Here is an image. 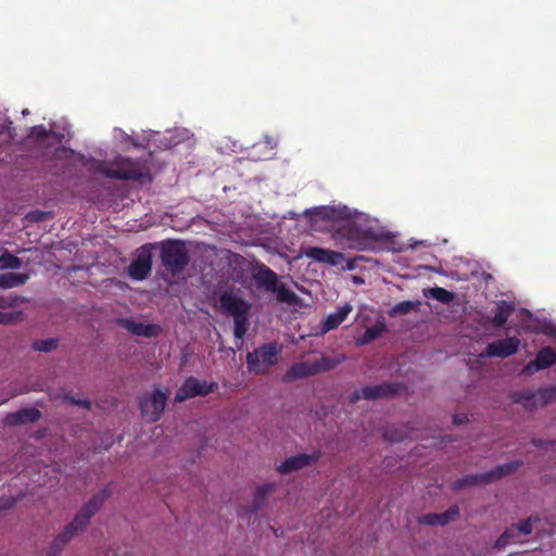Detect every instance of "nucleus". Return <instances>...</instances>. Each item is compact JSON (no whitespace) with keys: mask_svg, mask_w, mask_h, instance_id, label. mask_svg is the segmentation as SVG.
<instances>
[{"mask_svg":"<svg viewBox=\"0 0 556 556\" xmlns=\"http://www.w3.org/2000/svg\"><path fill=\"white\" fill-rule=\"evenodd\" d=\"M320 456L321 453L319 451H315L312 454L300 453L285 459L277 467V470L281 475H288L315 464L320 458Z\"/></svg>","mask_w":556,"mask_h":556,"instance_id":"obj_14","label":"nucleus"},{"mask_svg":"<svg viewBox=\"0 0 556 556\" xmlns=\"http://www.w3.org/2000/svg\"><path fill=\"white\" fill-rule=\"evenodd\" d=\"M219 305L224 313L233 317V334L242 340L249 328V314L251 304L237 295L232 290L224 291L219 295Z\"/></svg>","mask_w":556,"mask_h":556,"instance_id":"obj_4","label":"nucleus"},{"mask_svg":"<svg viewBox=\"0 0 556 556\" xmlns=\"http://www.w3.org/2000/svg\"><path fill=\"white\" fill-rule=\"evenodd\" d=\"M252 279L258 289L274 293L280 303L295 305L299 302L296 293L280 282L277 273L263 263L256 265Z\"/></svg>","mask_w":556,"mask_h":556,"instance_id":"obj_2","label":"nucleus"},{"mask_svg":"<svg viewBox=\"0 0 556 556\" xmlns=\"http://www.w3.org/2000/svg\"><path fill=\"white\" fill-rule=\"evenodd\" d=\"M119 324L125 328L128 332L135 336H141L144 338H154L159 334L160 328L154 324H143L136 321L131 318L121 319Z\"/></svg>","mask_w":556,"mask_h":556,"instance_id":"obj_18","label":"nucleus"},{"mask_svg":"<svg viewBox=\"0 0 556 556\" xmlns=\"http://www.w3.org/2000/svg\"><path fill=\"white\" fill-rule=\"evenodd\" d=\"M532 517L522 520L520 523L516 525V528L518 529V532L522 535H528L532 532Z\"/></svg>","mask_w":556,"mask_h":556,"instance_id":"obj_38","label":"nucleus"},{"mask_svg":"<svg viewBox=\"0 0 556 556\" xmlns=\"http://www.w3.org/2000/svg\"><path fill=\"white\" fill-rule=\"evenodd\" d=\"M458 517H459L458 506L453 505V506H450L444 513H441V514L429 513V514L422 515L419 518V523L427 525V526H445L451 521L457 520Z\"/></svg>","mask_w":556,"mask_h":556,"instance_id":"obj_17","label":"nucleus"},{"mask_svg":"<svg viewBox=\"0 0 556 556\" xmlns=\"http://www.w3.org/2000/svg\"><path fill=\"white\" fill-rule=\"evenodd\" d=\"M277 489L276 483H264L256 488L252 504H251V510L252 513L260 511L266 504L267 497L275 492Z\"/></svg>","mask_w":556,"mask_h":556,"instance_id":"obj_22","label":"nucleus"},{"mask_svg":"<svg viewBox=\"0 0 556 556\" xmlns=\"http://www.w3.org/2000/svg\"><path fill=\"white\" fill-rule=\"evenodd\" d=\"M59 341L53 338L36 340L33 343V349L39 352H51L58 348Z\"/></svg>","mask_w":556,"mask_h":556,"instance_id":"obj_34","label":"nucleus"},{"mask_svg":"<svg viewBox=\"0 0 556 556\" xmlns=\"http://www.w3.org/2000/svg\"><path fill=\"white\" fill-rule=\"evenodd\" d=\"M519 345L520 340L517 337H508L489 343L483 355L488 357L506 358L517 353Z\"/></svg>","mask_w":556,"mask_h":556,"instance_id":"obj_15","label":"nucleus"},{"mask_svg":"<svg viewBox=\"0 0 556 556\" xmlns=\"http://www.w3.org/2000/svg\"><path fill=\"white\" fill-rule=\"evenodd\" d=\"M28 279H29V276L27 274H21V273L0 274V288L9 289V288L21 287V286H24Z\"/></svg>","mask_w":556,"mask_h":556,"instance_id":"obj_24","label":"nucleus"},{"mask_svg":"<svg viewBox=\"0 0 556 556\" xmlns=\"http://www.w3.org/2000/svg\"><path fill=\"white\" fill-rule=\"evenodd\" d=\"M317 375L311 361H303L293 364L285 374L283 381L291 382L295 379L308 378Z\"/></svg>","mask_w":556,"mask_h":556,"instance_id":"obj_21","label":"nucleus"},{"mask_svg":"<svg viewBox=\"0 0 556 556\" xmlns=\"http://www.w3.org/2000/svg\"><path fill=\"white\" fill-rule=\"evenodd\" d=\"M532 444L538 446V447H542L544 445L554 444V441H544V440H541V439H533L532 440Z\"/></svg>","mask_w":556,"mask_h":556,"instance_id":"obj_41","label":"nucleus"},{"mask_svg":"<svg viewBox=\"0 0 556 556\" xmlns=\"http://www.w3.org/2000/svg\"><path fill=\"white\" fill-rule=\"evenodd\" d=\"M333 238L350 249L364 251L371 248L378 236L370 227L346 220L336 229Z\"/></svg>","mask_w":556,"mask_h":556,"instance_id":"obj_3","label":"nucleus"},{"mask_svg":"<svg viewBox=\"0 0 556 556\" xmlns=\"http://www.w3.org/2000/svg\"><path fill=\"white\" fill-rule=\"evenodd\" d=\"M316 374L326 372L330 369H333L338 362L334 358L323 356L313 362Z\"/></svg>","mask_w":556,"mask_h":556,"instance_id":"obj_33","label":"nucleus"},{"mask_svg":"<svg viewBox=\"0 0 556 556\" xmlns=\"http://www.w3.org/2000/svg\"><path fill=\"white\" fill-rule=\"evenodd\" d=\"M325 217L328 219H346L349 218V212L346 207H328L326 208Z\"/></svg>","mask_w":556,"mask_h":556,"instance_id":"obj_36","label":"nucleus"},{"mask_svg":"<svg viewBox=\"0 0 556 556\" xmlns=\"http://www.w3.org/2000/svg\"><path fill=\"white\" fill-rule=\"evenodd\" d=\"M98 170L104 177L113 179L132 181H150L152 179L150 169L144 164L132 162L130 159L122 160L117 168H110L101 163Z\"/></svg>","mask_w":556,"mask_h":556,"instance_id":"obj_7","label":"nucleus"},{"mask_svg":"<svg viewBox=\"0 0 556 556\" xmlns=\"http://www.w3.org/2000/svg\"><path fill=\"white\" fill-rule=\"evenodd\" d=\"M352 305L345 303L344 305L337 308L336 312L330 313L321 324V332L326 333L330 330L337 329L352 312Z\"/></svg>","mask_w":556,"mask_h":556,"instance_id":"obj_20","label":"nucleus"},{"mask_svg":"<svg viewBox=\"0 0 556 556\" xmlns=\"http://www.w3.org/2000/svg\"><path fill=\"white\" fill-rule=\"evenodd\" d=\"M111 491L103 489L94 494L88 503H86L78 514L75 516L73 521L68 523L64 530L58 534V536L51 543L47 556H56L62 552L65 545L78 533L86 529L89 525L92 516L102 507L108 497H110Z\"/></svg>","mask_w":556,"mask_h":556,"instance_id":"obj_1","label":"nucleus"},{"mask_svg":"<svg viewBox=\"0 0 556 556\" xmlns=\"http://www.w3.org/2000/svg\"><path fill=\"white\" fill-rule=\"evenodd\" d=\"M513 400L527 410L544 407L556 401V387L541 388L536 391L521 390L513 394Z\"/></svg>","mask_w":556,"mask_h":556,"instance_id":"obj_10","label":"nucleus"},{"mask_svg":"<svg viewBox=\"0 0 556 556\" xmlns=\"http://www.w3.org/2000/svg\"><path fill=\"white\" fill-rule=\"evenodd\" d=\"M515 307L511 303L500 301L495 306L494 316L491 320L492 325L497 328L503 327L507 323Z\"/></svg>","mask_w":556,"mask_h":556,"instance_id":"obj_23","label":"nucleus"},{"mask_svg":"<svg viewBox=\"0 0 556 556\" xmlns=\"http://www.w3.org/2000/svg\"><path fill=\"white\" fill-rule=\"evenodd\" d=\"M65 399H66V401H68L70 403H72L74 405H77V406H80V407H84L87 409L91 408V402L89 400H76L73 395H66Z\"/></svg>","mask_w":556,"mask_h":556,"instance_id":"obj_40","label":"nucleus"},{"mask_svg":"<svg viewBox=\"0 0 556 556\" xmlns=\"http://www.w3.org/2000/svg\"><path fill=\"white\" fill-rule=\"evenodd\" d=\"M48 217H51L50 212H43V211H39V210L33 211L27 214V218L34 223L43 222Z\"/></svg>","mask_w":556,"mask_h":556,"instance_id":"obj_37","label":"nucleus"},{"mask_svg":"<svg viewBox=\"0 0 556 556\" xmlns=\"http://www.w3.org/2000/svg\"><path fill=\"white\" fill-rule=\"evenodd\" d=\"M7 131L5 126H0V135L4 134Z\"/></svg>","mask_w":556,"mask_h":556,"instance_id":"obj_43","label":"nucleus"},{"mask_svg":"<svg viewBox=\"0 0 556 556\" xmlns=\"http://www.w3.org/2000/svg\"><path fill=\"white\" fill-rule=\"evenodd\" d=\"M303 254L311 260L318 263L337 266L343 260V254L332 250L323 249L319 247H308L303 250Z\"/></svg>","mask_w":556,"mask_h":556,"instance_id":"obj_16","label":"nucleus"},{"mask_svg":"<svg viewBox=\"0 0 556 556\" xmlns=\"http://www.w3.org/2000/svg\"><path fill=\"white\" fill-rule=\"evenodd\" d=\"M521 466V462L514 460L507 464L497 465L490 471L481 475H467L457 480L452 484L453 490L458 491L466 486H472L477 484L491 483L497 479H501L511 472H515Z\"/></svg>","mask_w":556,"mask_h":556,"instance_id":"obj_8","label":"nucleus"},{"mask_svg":"<svg viewBox=\"0 0 556 556\" xmlns=\"http://www.w3.org/2000/svg\"><path fill=\"white\" fill-rule=\"evenodd\" d=\"M13 305H15L14 300L0 296V325H9L20 319L21 312H2V309Z\"/></svg>","mask_w":556,"mask_h":556,"instance_id":"obj_25","label":"nucleus"},{"mask_svg":"<svg viewBox=\"0 0 556 556\" xmlns=\"http://www.w3.org/2000/svg\"><path fill=\"white\" fill-rule=\"evenodd\" d=\"M152 269V253L148 244L139 249L138 255L128 267L129 276L138 281L146 279Z\"/></svg>","mask_w":556,"mask_h":556,"instance_id":"obj_12","label":"nucleus"},{"mask_svg":"<svg viewBox=\"0 0 556 556\" xmlns=\"http://www.w3.org/2000/svg\"><path fill=\"white\" fill-rule=\"evenodd\" d=\"M425 296L432 298L443 304H450L455 299V293L442 288V287H434L430 288L427 291H425Z\"/></svg>","mask_w":556,"mask_h":556,"instance_id":"obj_26","label":"nucleus"},{"mask_svg":"<svg viewBox=\"0 0 556 556\" xmlns=\"http://www.w3.org/2000/svg\"><path fill=\"white\" fill-rule=\"evenodd\" d=\"M280 354L281 346L277 342L265 343L248 353V370L254 375H264L278 363Z\"/></svg>","mask_w":556,"mask_h":556,"instance_id":"obj_6","label":"nucleus"},{"mask_svg":"<svg viewBox=\"0 0 556 556\" xmlns=\"http://www.w3.org/2000/svg\"><path fill=\"white\" fill-rule=\"evenodd\" d=\"M453 421L456 425H460L467 421V417L465 415H454Z\"/></svg>","mask_w":556,"mask_h":556,"instance_id":"obj_42","label":"nucleus"},{"mask_svg":"<svg viewBox=\"0 0 556 556\" xmlns=\"http://www.w3.org/2000/svg\"><path fill=\"white\" fill-rule=\"evenodd\" d=\"M535 359L542 369H546L556 364V352L551 346H544L539 350Z\"/></svg>","mask_w":556,"mask_h":556,"instance_id":"obj_27","label":"nucleus"},{"mask_svg":"<svg viewBox=\"0 0 556 556\" xmlns=\"http://www.w3.org/2000/svg\"><path fill=\"white\" fill-rule=\"evenodd\" d=\"M420 305L419 301H403L397 304H395L390 311L389 316L390 317H396L400 315H406L409 314L413 311H416Z\"/></svg>","mask_w":556,"mask_h":556,"instance_id":"obj_30","label":"nucleus"},{"mask_svg":"<svg viewBox=\"0 0 556 556\" xmlns=\"http://www.w3.org/2000/svg\"><path fill=\"white\" fill-rule=\"evenodd\" d=\"M168 393V390L162 391L161 389L155 388L150 394L139 399V409L142 418L147 422L153 424L162 418Z\"/></svg>","mask_w":556,"mask_h":556,"instance_id":"obj_9","label":"nucleus"},{"mask_svg":"<svg viewBox=\"0 0 556 556\" xmlns=\"http://www.w3.org/2000/svg\"><path fill=\"white\" fill-rule=\"evenodd\" d=\"M213 383L207 384L206 382H201L195 377H188L176 391L175 402L181 403L198 395L205 396L213 392Z\"/></svg>","mask_w":556,"mask_h":556,"instance_id":"obj_11","label":"nucleus"},{"mask_svg":"<svg viewBox=\"0 0 556 556\" xmlns=\"http://www.w3.org/2000/svg\"><path fill=\"white\" fill-rule=\"evenodd\" d=\"M383 438L389 442H401L408 438V433L403 427L391 425L384 429Z\"/></svg>","mask_w":556,"mask_h":556,"instance_id":"obj_31","label":"nucleus"},{"mask_svg":"<svg viewBox=\"0 0 556 556\" xmlns=\"http://www.w3.org/2000/svg\"><path fill=\"white\" fill-rule=\"evenodd\" d=\"M520 535L521 534L520 532H518L516 525H511L498 536V539L495 542V547L498 549L504 548L508 544L516 542Z\"/></svg>","mask_w":556,"mask_h":556,"instance_id":"obj_28","label":"nucleus"},{"mask_svg":"<svg viewBox=\"0 0 556 556\" xmlns=\"http://www.w3.org/2000/svg\"><path fill=\"white\" fill-rule=\"evenodd\" d=\"M21 266H22V261L17 256L10 253L9 251H4L0 255V268H2V269H8V268L18 269Z\"/></svg>","mask_w":556,"mask_h":556,"instance_id":"obj_32","label":"nucleus"},{"mask_svg":"<svg viewBox=\"0 0 556 556\" xmlns=\"http://www.w3.org/2000/svg\"><path fill=\"white\" fill-rule=\"evenodd\" d=\"M542 370L539 363H536V359L530 361L525 368L522 369V372L528 376H532L536 371Z\"/></svg>","mask_w":556,"mask_h":556,"instance_id":"obj_39","label":"nucleus"},{"mask_svg":"<svg viewBox=\"0 0 556 556\" xmlns=\"http://www.w3.org/2000/svg\"><path fill=\"white\" fill-rule=\"evenodd\" d=\"M41 417L39 409L35 407L21 408L15 413H10L5 416V424L10 426H21L26 424L36 422Z\"/></svg>","mask_w":556,"mask_h":556,"instance_id":"obj_19","label":"nucleus"},{"mask_svg":"<svg viewBox=\"0 0 556 556\" xmlns=\"http://www.w3.org/2000/svg\"><path fill=\"white\" fill-rule=\"evenodd\" d=\"M52 135V130H48L43 125H37L30 128L29 137L35 140H45Z\"/></svg>","mask_w":556,"mask_h":556,"instance_id":"obj_35","label":"nucleus"},{"mask_svg":"<svg viewBox=\"0 0 556 556\" xmlns=\"http://www.w3.org/2000/svg\"><path fill=\"white\" fill-rule=\"evenodd\" d=\"M162 266L173 276L181 274L190 263V255L185 241L168 239L161 242Z\"/></svg>","mask_w":556,"mask_h":556,"instance_id":"obj_5","label":"nucleus"},{"mask_svg":"<svg viewBox=\"0 0 556 556\" xmlns=\"http://www.w3.org/2000/svg\"><path fill=\"white\" fill-rule=\"evenodd\" d=\"M386 325L383 323H377L376 325L366 328L362 337L359 338L361 344H368L375 339L382 336V333L386 331Z\"/></svg>","mask_w":556,"mask_h":556,"instance_id":"obj_29","label":"nucleus"},{"mask_svg":"<svg viewBox=\"0 0 556 556\" xmlns=\"http://www.w3.org/2000/svg\"><path fill=\"white\" fill-rule=\"evenodd\" d=\"M399 390V384L383 382L377 386H367L358 391H355L351 395V402H357L361 399L364 400H377L384 397H392Z\"/></svg>","mask_w":556,"mask_h":556,"instance_id":"obj_13","label":"nucleus"}]
</instances>
